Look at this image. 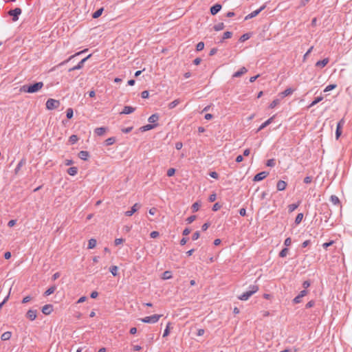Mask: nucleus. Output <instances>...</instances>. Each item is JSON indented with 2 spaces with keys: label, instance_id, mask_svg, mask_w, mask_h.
<instances>
[{
  "label": "nucleus",
  "instance_id": "nucleus-1",
  "mask_svg": "<svg viewBox=\"0 0 352 352\" xmlns=\"http://www.w3.org/2000/svg\"><path fill=\"white\" fill-rule=\"evenodd\" d=\"M44 84L43 82H37L32 85H24L20 88L21 92L34 94L42 89Z\"/></svg>",
  "mask_w": 352,
  "mask_h": 352
},
{
  "label": "nucleus",
  "instance_id": "nucleus-2",
  "mask_svg": "<svg viewBox=\"0 0 352 352\" xmlns=\"http://www.w3.org/2000/svg\"><path fill=\"white\" fill-rule=\"evenodd\" d=\"M258 290V286L256 285H251L249 286L248 290L239 296L241 300H247Z\"/></svg>",
  "mask_w": 352,
  "mask_h": 352
},
{
  "label": "nucleus",
  "instance_id": "nucleus-3",
  "mask_svg": "<svg viewBox=\"0 0 352 352\" xmlns=\"http://www.w3.org/2000/svg\"><path fill=\"white\" fill-rule=\"evenodd\" d=\"M162 317V315L160 314H154L151 316H146L141 319V321L145 323L154 324L156 323L160 318Z\"/></svg>",
  "mask_w": 352,
  "mask_h": 352
},
{
  "label": "nucleus",
  "instance_id": "nucleus-4",
  "mask_svg": "<svg viewBox=\"0 0 352 352\" xmlns=\"http://www.w3.org/2000/svg\"><path fill=\"white\" fill-rule=\"evenodd\" d=\"M59 105H60L59 100H57L55 99L50 98L46 102V108L48 110H53V109H57L59 107Z\"/></svg>",
  "mask_w": 352,
  "mask_h": 352
},
{
  "label": "nucleus",
  "instance_id": "nucleus-5",
  "mask_svg": "<svg viewBox=\"0 0 352 352\" xmlns=\"http://www.w3.org/2000/svg\"><path fill=\"white\" fill-rule=\"evenodd\" d=\"M22 10L19 8H16L14 10H10L8 12V14L11 16H12V21H16L19 19V15L21 14Z\"/></svg>",
  "mask_w": 352,
  "mask_h": 352
},
{
  "label": "nucleus",
  "instance_id": "nucleus-6",
  "mask_svg": "<svg viewBox=\"0 0 352 352\" xmlns=\"http://www.w3.org/2000/svg\"><path fill=\"white\" fill-rule=\"evenodd\" d=\"M91 54H89L87 57H85V58L82 59L78 63L77 65L69 69V72H72V71H74V70H77V69H80L81 68H82L83 65H84V63L87 61V60H88L90 57H91Z\"/></svg>",
  "mask_w": 352,
  "mask_h": 352
},
{
  "label": "nucleus",
  "instance_id": "nucleus-7",
  "mask_svg": "<svg viewBox=\"0 0 352 352\" xmlns=\"http://www.w3.org/2000/svg\"><path fill=\"white\" fill-rule=\"evenodd\" d=\"M265 8V6L263 5L260 8H258V10H256L253 12H252L250 14H248L247 16H245V20H249L250 19H252L255 16H256L261 11H263L264 9Z\"/></svg>",
  "mask_w": 352,
  "mask_h": 352
},
{
  "label": "nucleus",
  "instance_id": "nucleus-8",
  "mask_svg": "<svg viewBox=\"0 0 352 352\" xmlns=\"http://www.w3.org/2000/svg\"><path fill=\"white\" fill-rule=\"evenodd\" d=\"M141 207L140 204H135L131 208L130 210L125 212V215L128 217L132 216L135 212H137Z\"/></svg>",
  "mask_w": 352,
  "mask_h": 352
},
{
  "label": "nucleus",
  "instance_id": "nucleus-9",
  "mask_svg": "<svg viewBox=\"0 0 352 352\" xmlns=\"http://www.w3.org/2000/svg\"><path fill=\"white\" fill-rule=\"evenodd\" d=\"M268 175V173L267 172H265V171H263V172H261L258 174H256L253 180L254 182H259V181H261L263 180V179H265Z\"/></svg>",
  "mask_w": 352,
  "mask_h": 352
},
{
  "label": "nucleus",
  "instance_id": "nucleus-10",
  "mask_svg": "<svg viewBox=\"0 0 352 352\" xmlns=\"http://www.w3.org/2000/svg\"><path fill=\"white\" fill-rule=\"evenodd\" d=\"M26 316L30 320H34L36 318V310H35V309L28 310L26 314Z\"/></svg>",
  "mask_w": 352,
  "mask_h": 352
},
{
  "label": "nucleus",
  "instance_id": "nucleus-11",
  "mask_svg": "<svg viewBox=\"0 0 352 352\" xmlns=\"http://www.w3.org/2000/svg\"><path fill=\"white\" fill-rule=\"evenodd\" d=\"M53 311V307L52 305H45L42 308V312L45 315H49Z\"/></svg>",
  "mask_w": 352,
  "mask_h": 352
},
{
  "label": "nucleus",
  "instance_id": "nucleus-12",
  "mask_svg": "<svg viewBox=\"0 0 352 352\" xmlns=\"http://www.w3.org/2000/svg\"><path fill=\"white\" fill-rule=\"evenodd\" d=\"M221 6L220 4L217 3L210 8V13L212 15H215L221 10Z\"/></svg>",
  "mask_w": 352,
  "mask_h": 352
},
{
  "label": "nucleus",
  "instance_id": "nucleus-13",
  "mask_svg": "<svg viewBox=\"0 0 352 352\" xmlns=\"http://www.w3.org/2000/svg\"><path fill=\"white\" fill-rule=\"evenodd\" d=\"M274 118V116H272L271 118H270L269 119H267L265 122H264L258 129V131H261L262 129H263L264 128H265L266 126H267L269 124H270L273 120Z\"/></svg>",
  "mask_w": 352,
  "mask_h": 352
},
{
  "label": "nucleus",
  "instance_id": "nucleus-14",
  "mask_svg": "<svg viewBox=\"0 0 352 352\" xmlns=\"http://www.w3.org/2000/svg\"><path fill=\"white\" fill-rule=\"evenodd\" d=\"M87 51V49H85V50H82L81 52L76 53L75 54L69 56L67 60H65L63 61L62 63H60V65H64L65 64H66L69 61H70L72 58H74L75 56H78V55L81 54L82 53H84V52H85Z\"/></svg>",
  "mask_w": 352,
  "mask_h": 352
},
{
  "label": "nucleus",
  "instance_id": "nucleus-15",
  "mask_svg": "<svg viewBox=\"0 0 352 352\" xmlns=\"http://www.w3.org/2000/svg\"><path fill=\"white\" fill-rule=\"evenodd\" d=\"M247 72H248V69L245 67H243L239 71L236 72L232 75V77L233 78H239V77L241 76L243 74H245Z\"/></svg>",
  "mask_w": 352,
  "mask_h": 352
},
{
  "label": "nucleus",
  "instance_id": "nucleus-16",
  "mask_svg": "<svg viewBox=\"0 0 352 352\" xmlns=\"http://www.w3.org/2000/svg\"><path fill=\"white\" fill-rule=\"evenodd\" d=\"M287 187V183L283 180H279L277 182L276 188L278 190H284Z\"/></svg>",
  "mask_w": 352,
  "mask_h": 352
},
{
  "label": "nucleus",
  "instance_id": "nucleus-17",
  "mask_svg": "<svg viewBox=\"0 0 352 352\" xmlns=\"http://www.w3.org/2000/svg\"><path fill=\"white\" fill-rule=\"evenodd\" d=\"M329 61V60L328 58H324L322 60L317 61L316 63V66L318 67H324L328 64Z\"/></svg>",
  "mask_w": 352,
  "mask_h": 352
},
{
  "label": "nucleus",
  "instance_id": "nucleus-18",
  "mask_svg": "<svg viewBox=\"0 0 352 352\" xmlns=\"http://www.w3.org/2000/svg\"><path fill=\"white\" fill-rule=\"evenodd\" d=\"M107 129L106 127H98V128H96L95 130H94V133L97 135H99V136H101L102 135H104L105 133V132L107 131Z\"/></svg>",
  "mask_w": 352,
  "mask_h": 352
},
{
  "label": "nucleus",
  "instance_id": "nucleus-19",
  "mask_svg": "<svg viewBox=\"0 0 352 352\" xmlns=\"http://www.w3.org/2000/svg\"><path fill=\"white\" fill-rule=\"evenodd\" d=\"M135 110V109L133 107H131V106H125L122 110V111L121 112V113H123V114H129V113H133L134 111Z\"/></svg>",
  "mask_w": 352,
  "mask_h": 352
},
{
  "label": "nucleus",
  "instance_id": "nucleus-20",
  "mask_svg": "<svg viewBox=\"0 0 352 352\" xmlns=\"http://www.w3.org/2000/svg\"><path fill=\"white\" fill-rule=\"evenodd\" d=\"M89 156V154L86 151H81L78 153V157L82 160H87Z\"/></svg>",
  "mask_w": 352,
  "mask_h": 352
},
{
  "label": "nucleus",
  "instance_id": "nucleus-21",
  "mask_svg": "<svg viewBox=\"0 0 352 352\" xmlns=\"http://www.w3.org/2000/svg\"><path fill=\"white\" fill-rule=\"evenodd\" d=\"M157 125V124H146V125L142 126L140 128V129L142 131H147L154 129Z\"/></svg>",
  "mask_w": 352,
  "mask_h": 352
},
{
  "label": "nucleus",
  "instance_id": "nucleus-22",
  "mask_svg": "<svg viewBox=\"0 0 352 352\" xmlns=\"http://www.w3.org/2000/svg\"><path fill=\"white\" fill-rule=\"evenodd\" d=\"M12 336V332L11 331H6L4 332L1 336V340L3 341H6V340H8L10 339Z\"/></svg>",
  "mask_w": 352,
  "mask_h": 352
},
{
  "label": "nucleus",
  "instance_id": "nucleus-23",
  "mask_svg": "<svg viewBox=\"0 0 352 352\" xmlns=\"http://www.w3.org/2000/svg\"><path fill=\"white\" fill-rule=\"evenodd\" d=\"M78 173V168L76 166L70 167L67 169V173L71 176H74Z\"/></svg>",
  "mask_w": 352,
  "mask_h": 352
},
{
  "label": "nucleus",
  "instance_id": "nucleus-24",
  "mask_svg": "<svg viewBox=\"0 0 352 352\" xmlns=\"http://www.w3.org/2000/svg\"><path fill=\"white\" fill-rule=\"evenodd\" d=\"M292 93H293V89L291 88H287L285 91L281 92L280 94V96H281V98H284V97H286V96L292 94Z\"/></svg>",
  "mask_w": 352,
  "mask_h": 352
},
{
  "label": "nucleus",
  "instance_id": "nucleus-25",
  "mask_svg": "<svg viewBox=\"0 0 352 352\" xmlns=\"http://www.w3.org/2000/svg\"><path fill=\"white\" fill-rule=\"evenodd\" d=\"M159 119V116L157 113L152 114L148 119V121L150 123H155Z\"/></svg>",
  "mask_w": 352,
  "mask_h": 352
},
{
  "label": "nucleus",
  "instance_id": "nucleus-26",
  "mask_svg": "<svg viewBox=\"0 0 352 352\" xmlns=\"http://www.w3.org/2000/svg\"><path fill=\"white\" fill-rule=\"evenodd\" d=\"M56 289V286L53 285L49 287L45 292V296H50L52 294H53Z\"/></svg>",
  "mask_w": 352,
  "mask_h": 352
},
{
  "label": "nucleus",
  "instance_id": "nucleus-27",
  "mask_svg": "<svg viewBox=\"0 0 352 352\" xmlns=\"http://www.w3.org/2000/svg\"><path fill=\"white\" fill-rule=\"evenodd\" d=\"M96 240L94 239H91L89 240L88 242V249H93L96 245Z\"/></svg>",
  "mask_w": 352,
  "mask_h": 352
},
{
  "label": "nucleus",
  "instance_id": "nucleus-28",
  "mask_svg": "<svg viewBox=\"0 0 352 352\" xmlns=\"http://www.w3.org/2000/svg\"><path fill=\"white\" fill-rule=\"evenodd\" d=\"M179 102H180V100L179 99H176L168 104V108L170 109H172L175 108L177 105H178L179 104Z\"/></svg>",
  "mask_w": 352,
  "mask_h": 352
},
{
  "label": "nucleus",
  "instance_id": "nucleus-29",
  "mask_svg": "<svg viewBox=\"0 0 352 352\" xmlns=\"http://www.w3.org/2000/svg\"><path fill=\"white\" fill-rule=\"evenodd\" d=\"M118 268L116 265L111 266L109 268V271L113 276H116L118 275Z\"/></svg>",
  "mask_w": 352,
  "mask_h": 352
},
{
  "label": "nucleus",
  "instance_id": "nucleus-30",
  "mask_svg": "<svg viewBox=\"0 0 352 352\" xmlns=\"http://www.w3.org/2000/svg\"><path fill=\"white\" fill-rule=\"evenodd\" d=\"M171 277H172L171 272H169V271H165L162 274V278L164 279V280H168V279L171 278Z\"/></svg>",
  "mask_w": 352,
  "mask_h": 352
},
{
  "label": "nucleus",
  "instance_id": "nucleus-31",
  "mask_svg": "<svg viewBox=\"0 0 352 352\" xmlns=\"http://www.w3.org/2000/svg\"><path fill=\"white\" fill-rule=\"evenodd\" d=\"M330 200L334 205H338L340 204V199L336 195H331Z\"/></svg>",
  "mask_w": 352,
  "mask_h": 352
},
{
  "label": "nucleus",
  "instance_id": "nucleus-32",
  "mask_svg": "<svg viewBox=\"0 0 352 352\" xmlns=\"http://www.w3.org/2000/svg\"><path fill=\"white\" fill-rule=\"evenodd\" d=\"M323 99V97L322 96H318L317 98H316L314 99V100L312 101V102L309 104V107H313L314 105H316V104H318V102H320V101H322Z\"/></svg>",
  "mask_w": 352,
  "mask_h": 352
},
{
  "label": "nucleus",
  "instance_id": "nucleus-33",
  "mask_svg": "<svg viewBox=\"0 0 352 352\" xmlns=\"http://www.w3.org/2000/svg\"><path fill=\"white\" fill-rule=\"evenodd\" d=\"M103 12V8H100L98 10H97L93 14H92V17L94 19H97L98 18L102 13Z\"/></svg>",
  "mask_w": 352,
  "mask_h": 352
},
{
  "label": "nucleus",
  "instance_id": "nucleus-34",
  "mask_svg": "<svg viewBox=\"0 0 352 352\" xmlns=\"http://www.w3.org/2000/svg\"><path fill=\"white\" fill-rule=\"evenodd\" d=\"M78 140V138L77 135H72L70 137H69V142H70V144H74L75 143H76V142Z\"/></svg>",
  "mask_w": 352,
  "mask_h": 352
},
{
  "label": "nucleus",
  "instance_id": "nucleus-35",
  "mask_svg": "<svg viewBox=\"0 0 352 352\" xmlns=\"http://www.w3.org/2000/svg\"><path fill=\"white\" fill-rule=\"evenodd\" d=\"M289 250L287 248H283L279 253V256L281 258H284L288 254Z\"/></svg>",
  "mask_w": 352,
  "mask_h": 352
},
{
  "label": "nucleus",
  "instance_id": "nucleus-36",
  "mask_svg": "<svg viewBox=\"0 0 352 352\" xmlns=\"http://www.w3.org/2000/svg\"><path fill=\"white\" fill-rule=\"evenodd\" d=\"M223 28H224L223 23H219L218 24H216L214 26V30L215 31H220V30H222Z\"/></svg>",
  "mask_w": 352,
  "mask_h": 352
},
{
  "label": "nucleus",
  "instance_id": "nucleus-37",
  "mask_svg": "<svg viewBox=\"0 0 352 352\" xmlns=\"http://www.w3.org/2000/svg\"><path fill=\"white\" fill-rule=\"evenodd\" d=\"M250 37V35L248 33L246 34H243L242 36H241V37L239 38V41L240 42H244L245 41H247L248 39H249Z\"/></svg>",
  "mask_w": 352,
  "mask_h": 352
},
{
  "label": "nucleus",
  "instance_id": "nucleus-38",
  "mask_svg": "<svg viewBox=\"0 0 352 352\" xmlns=\"http://www.w3.org/2000/svg\"><path fill=\"white\" fill-rule=\"evenodd\" d=\"M74 112L72 108H68L66 111V116L68 119H71L73 117Z\"/></svg>",
  "mask_w": 352,
  "mask_h": 352
},
{
  "label": "nucleus",
  "instance_id": "nucleus-39",
  "mask_svg": "<svg viewBox=\"0 0 352 352\" xmlns=\"http://www.w3.org/2000/svg\"><path fill=\"white\" fill-rule=\"evenodd\" d=\"M115 141H116L115 138L111 137V138H107L105 140V143H106V145L110 146V145H112L115 142Z\"/></svg>",
  "mask_w": 352,
  "mask_h": 352
},
{
  "label": "nucleus",
  "instance_id": "nucleus-40",
  "mask_svg": "<svg viewBox=\"0 0 352 352\" xmlns=\"http://www.w3.org/2000/svg\"><path fill=\"white\" fill-rule=\"evenodd\" d=\"M298 207V204H292L289 205L288 210L289 212L294 211Z\"/></svg>",
  "mask_w": 352,
  "mask_h": 352
},
{
  "label": "nucleus",
  "instance_id": "nucleus-41",
  "mask_svg": "<svg viewBox=\"0 0 352 352\" xmlns=\"http://www.w3.org/2000/svg\"><path fill=\"white\" fill-rule=\"evenodd\" d=\"M302 218H303L302 213L298 214V215L296 216V219H295V223L296 224H299L302 221Z\"/></svg>",
  "mask_w": 352,
  "mask_h": 352
},
{
  "label": "nucleus",
  "instance_id": "nucleus-42",
  "mask_svg": "<svg viewBox=\"0 0 352 352\" xmlns=\"http://www.w3.org/2000/svg\"><path fill=\"white\" fill-rule=\"evenodd\" d=\"M342 134V128L340 126H337L336 131V138L338 140Z\"/></svg>",
  "mask_w": 352,
  "mask_h": 352
},
{
  "label": "nucleus",
  "instance_id": "nucleus-43",
  "mask_svg": "<svg viewBox=\"0 0 352 352\" xmlns=\"http://www.w3.org/2000/svg\"><path fill=\"white\" fill-rule=\"evenodd\" d=\"M280 103L279 99H274L270 104V108L273 109Z\"/></svg>",
  "mask_w": 352,
  "mask_h": 352
},
{
  "label": "nucleus",
  "instance_id": "nucleus-44",
  "mask_svg": "<svg viewBox=\"0 0 352 352\" xmlns=\"http://www.w3.org/2000/svg\"><path fill=\"white\" fill-rule=\"evenodd\" d=\"M204 48V42L201 41L197 44V46H196L197 51H201Z\"/></svg>",
  "mask_w": 352,
  "mask_h": 352
},
{
  "label": "nucleus",
  "instance_id": "nucleus-45",
  "mask_svg": "<svg viewBox=\"0 0 352 352\" xmlns=\"http://www.w3.org/2000/svg\"><path fill=\"white\" fill-rule=\"evenodd\" d=\"M199 207H200V204L198 203V202H195L192 204V212H197L199 210Z\"/></svg>",
  "mask_w": 352,
  "mask_h": 352
},
{
  "label": "nucleus",
  "instance_id": "nucleus-46",
  "mask_svg": "<svg viewBox=\"0 0 352 352\" xmlns=\"http://www.w3.org/2000/svg\"><path fill=\"white\" fill-rule=\"evenodd\" d=\"M232 35V33L231 32L227 31L224 32L222 40H225L227 38H230Z\"/></svg>",
  "mask_w": 352,
  "mask_h": 352
},
{
  "label": "nucleus",
  "instance_id": "nucleus-47",
  "mask_svg": "<svg viewBox=\"0 0 352 352\" xmlns=\"http://www.w3.org/2000/svg\"><path fill=\"white\" fill-rule=\"evenodd\" d=\"M24 164H25L24 160H21V161L18 163V164H17V166H16V168H15V172H16V173H17V172L21 169V168L22 167V166H23Z\"/></svg>",
  "mask_w": 352,
  "mask_h": 352
},
{
  "label": "nucleus",
  "instance_id": "nucleus-48",
  "mask_svg": "<svg viewBox=\"0 0 352 352\" xmlns=\"http://www.w3.org/2000/svg\"><path fill=\"white\" fill-rule=\"evenodd\" d=\"M336 87V85H333V84H331V85H329L328 86H327L324 90V92H327L329 91H331L333 89H335Z\"/></svg>",
  "mask_w": 352,
  "mask_h": 352
},
{
  "label": "nucleus",
  "instance_id": "nucleus-49",
  "mask_svg": "<svg viewBox=\"0 0 352 352\" xmlns=\"http://www.w3.org/2000/svg\"><path fill=\"white\" fill-rule=\"evenodd\" d=\"M266 165L270 167H273L275 166V160L274 159H270L267 161Z\"/></svg>",
  "mask_w": 352,
  "mask_h": 352
},
{
  "label": "nucleus",
  "instance_id": "nucleus-50",
  "mask_svg": "<svg viewBox=\"0 0 352 352\" xmlns=\"http://www.w3.org/2000/svg\"><path fill=\"white\" fill-rule=\"evenodd\" d=\"M175 173V169L173 168H170L167 170V176L172 177Z\"/></svg>",
  "mask_w": 352,
  "mask_h": 352
},
{
  "label": "nucleus",
  "instance_id": "nucleus-51",
  "mask_svg": "<svg viewBox=\"0 0 352 352\" xmlns=\"http://www.w3.org/2000/svg\"><path fill=\"white\" fill-rule=\"evenodd\" d=\"M301 301H302V297L300 295H298L297 296H296L293 300V302L295 304L300 303Z\"/></svg>",
  "mask_w": 352,
  "mask_h": 352
},
{
  "label": "nucleus",
  "instance_id": "nucleus-52",
  "mask_svg": "<svg viewBox=\"0 0 352 352\" xmlns=\"http://www.w3.org/2000/svg\"><path fill=\"white\" fill-rule=\"evenodd\" d=\"M195 219H196L195 215H191L186 219V221L188 223H191L195 220Z\"/></svg>",
  "mask_w": 352,
  "mask_h": 352
},
{
  "label": "nucleus",
  "instance_id": "nucleus-53",
  "mask_svg": "<svg viewBox=\"0 0 352 352\" xmlns=\"http://www.w3.org/2000/svg\"><path fill=\"white\" fill-rule=\"evenodd\" d=\"M334 243V241H330L329 242H327L322 244V247L324 249H327L329 246L332 245Z\"/></svg>",
  "mask_w": 352,
  "mask_h": 352
},
{
  "label": "nucleus",
  "instance_id": "nucleus-54",
  "mask_svg": "<svg viewBox=\"0 0 352 352\" xmlns=\"http://www.w3.org/2000/svg\"><path fill=\"white\" fill-rule=\"evenodd\" d=\"M314 49V46H311L308 50L307 52L304 54L303 56V60H305L307 57L309 56V54L311 52V51L313 50Z\"/></svg>",
  "mask_w": 352,
  "mask_h": 352
},
{
  "label": "nucleus",
  "instance_id": "nucleus-55",
  "mask_svg": "<svg viewBox=\"0 0 352 352\" xmlns=\"http://www.w3.org/2000/svg\"><path fill=\"white\" fill-rule=\"evenodd\" d=\"M221 206L219 203H215L212 206L213 211H217L221 208Z\"/></svg>",
  "mask_w": 352,
  "mask_h": 352
},
{
  "label": "nucleus",
  "instance_id": "nucleus-56",
  "mask_svg": "<svg viewBox=\"0 0 352 352\" xmlns=\"http://www.w3.org/2000/svg\"><path fill=\"white\" fill-rule=\"evenodd\" d=\"M141 96L142 98H148V96H149V93L148 91H143L142 93H141Z\"/></svg>",
  "mask_w": 352,
  "mask_h": 352
},
{
  "label": "nucleus",
  "instance_id": "nucleus-57",
  "mask_svg": "<svg viewBox=\"0 0 352 352\" xmlns=\"http://www.w3.org/2000/svg\"><path fill=\"white\" fill-rule=\"evenodd\" d=\"M217 195L215 193L211 194L208 198V200L210 202H213L216 200Z\"/></svg>",
  "mask_w": 352,
  "mask_h": 352
},
{
  "label": "nucleus",
  "instance_id": "nucleus-58",
  "mask_svg": "<svg viewBox=\"0 0 352 352\" xmlns=\"http://www.w3.org/2000/svg\"><path fill=\"white\" fill-rule=\"evenodd\" d=\"M199 236H200V234H199V232L197 231V232H195L192 234V239L193 241H196V240H197V239H199Z\"/></svg>",
  "mask_w": 352,
  "mask_h": 352
},
{
  "label": "nucleus",
  "instance_id": "nucleus-59",
  "mask_svg": "<svg viewBox=\"0 0 352 352\" xmlns=\"http://www.w3.org/2000/svg\"><path fill=\"white\" fill-rule=\"evenodd\" d=\"M159 232L157 231H153L150 234V236L153 239L157 238L159 236Z\"/></svg>",
  "mask_w": 352,
  "mask_h": 352
},
{
  "label": "nucleus",
  "instance_id": "nucleus-60",
  "mask_svg": "<svg viewBox=\"0 0 352 352\" xmlns=\"http://www.w3.org/2000/svg\"><path fill=\"white\" fill-rule=\"evenodd\" d=\"M292 243V239L290 237L287 238L284 241V245L285 246H289Z\"/></svg>",
  "mask_w": 352,
  "mask_h": 352
},
{
  "label": "nucleus",
  "instance_id": "nucleus-61",
  "mask_svg": "<svg viewBox=\"0 0 352 352\" xmlns=\"http://www.w3.org/2000/svg\"><path fill=\"white\" fill-rule=\"evenodd\" d=\"M311 285V283L309 280H305L303 283H302V287L305 288V289H307Z\"/></svg>",
  "mask_w": 352,
  "mask_h": 352
},
{
  "label": "nucleus",
  "instance_id": "nucleus-62",
  "mask_svg": "<svg viewBox=\"0 0 352 352\" xmlns=\"http://www.w3.org/2000/svg\"><path fill=\"white\" fill-rule=\"evenodd\" d=\"M209 175H210L211 177L214 178V179H217V178H218V177H219L218 173H217V172H214V171H213V172H210V173H209Z\"/></svg>",
  "mask_w": 352,
  "mask_h": 352
},
{
  "label": "nucleus",
  "instance_id": "nucleus-63",
  "mask_svg": "<svg viewBox=\"0 0 352 352\" xmlns=\"http://www.w3.org/2000/svg\"><path fill=\"white\" fill-rule=\"evenodd\" d=\"M315 305L314 300H310L306 304V308H311Z\"/></svg>",
  "mask_w": 352,
  "mask_h": 352
},
{
  "label": "nucleus",
  "instance_id": "nucleus-64",
  "mask_svg": "<svg viewBox=\"0 0 352 352\" xmlns=\"http://www.w3.org/2000/svg\"><path fill=\"white\" fill-rule=\"evenodd\" d=\"M311 181H312V177H310V176H307V177H305V179H304V182H305V184H309V183H311Z\"/></svg>",
  "mask_w": 352,
  "mask_h": 352
}]
</instances>
